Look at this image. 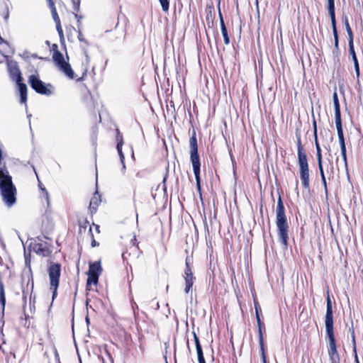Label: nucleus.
Wrapping results in <instances>:
<instances>
[{"label":"nucleus","mask_w":363,"mask_h":363,"mask_svg":"<svg viewBox=\"0 0 363 363\" xmlns=\"http://www.w3.org/2000/svg\"><path fill=\"white\" fill-rule=\"evenodd\" d=\"M326 336L328 340V353L330 363H340V358L337 350L336 342L333 331V315L332 302L329 294L327 297L326 314L325 317Z\"/></svg>","instance_id":"1"},{"label":"nucleus","mask_w":363,"mask_h":363,"mask_svg":"<svg viewBox=\"0 0 363 363\" xmlns=\"http://www.w3.org/2000/svg\"><path fill=\"white\" fill-rule=\"evenodd\" d=\"M276 225L279 240L284 249L288 246L289 225L285 215V210L281 196L279 197L276 209Z\"/></svg>","instance_id":"2"},{"label":"nucleus","mask_w":363,"mask_h":363,"mask_svg":"<svg viewBox=\"0 0 363 363\" xmlns=\"http://www.w3.org/2000/svg\"><path fill=\"white\" fill-rule=\"evenodd\" d=\"M0 189L3 201L9 207L16 203V188L8 172L0 171Z\"/></svg>","instance_id":"3"},{"label":"nucleus","mask_w":363,"mask_h":363,"mask_svg":"<svg viewBox=\"0 0 363 363\" xmlns=\"http://www.w3.org/2000/svg\"><path fill=\"white\" fill-rule=\"evenodd\" d=\"M190 147V160L192 164L194 173L195 175L196 185L198 189H200V160L198 153V144L196 137V133L194 131L192 136L189 140Z\"/></svg>","instance_id":"4"},{"label":"nucleus","mask_w":363,"mask_h":363,"mask_svg":"<svg viewBox=\"0 0 363 363\" xmlns=\"http://www.w3.org/2000/svg\"><path fill=\"white\" fill-rule=\"evenodd\" d=\"M53 61L60 71L64 73V74L69 79H72L74 78V72L72 70L71 65L69 62H66L64 59L62 54L57 50V45H53Z\"/></svg>","instance_id":"5"},{"label":"nucleus","mask_w":363,"mask_h":363,"mask_svg":"<svg viewBox=\"0 0 363 363\" xmlns=\"http://www.w3.org/2000/svg\"><path fill=\"white\" fill-rule=\"evenodd\" d=\"M60 273L61 266L60 264H52L48 268L50 289L52 290V299H54L57 296Z\"/></svg>","instance_id":"6"},{"label":"nucleus","mask_w":363,"mask_h":363,"mask_svg":"<svg viewBox=\"0 0 363 363\" xmlns=\"http://www.w3.org/2000/svg\"><path fill=\"white\" fill-rule=\"evenodd\" d=\"M29 84L30 86L38 94L44 95L52 94V91L47 88L45 83L43 82L38 77L32 74L29 77Z\"/></svg>","instance_id":"7"},{"label":"nucleus","mask_w":363,"mask_h":363,"mask_svg":"<svg viewBox=\"0 0 363 363\" xmlns=\"http://www.w3.org/2000/svg\"><path fill=\"white\" fill-rule=\"evenodd\" d=\"M299 170H300V178L301 180L302 185L304 189L308 191L310 190L309 184V168L308 164V160L298 161Z\"/></svg>","instance_id":"8"},{"label":"nucleus","mask_w":363,"mask_h":363,"mask_svg":"<svg viewBox=\"0 0 363 363\" xmlns=\"http://www.w3.org/2000/svg\"><path fill=\"white\" fill-rule=\"evenodd\" d=\"M9 76L13 81L16 82H22V75L18 65L16 61H9L7 62Z\"/></svg>","instance_id":"9"},{"label":"nucleus","mask_w":363,"mask_h":363,"mask_svg":"<svg viewBox=\"0 0 363 363\" xmlns=\"http://www.w3.org/2000/svg\"><path fill=\"white\" fill-rule=\"evenodd\" d=\"M33 250L39 255L48 257L51 253L48 245L46 242L34 243Z\"/></svg>","instance_id":"10"},{"label":"nucleus","mask_w":363,"mask_h":363,"mask_svg":"<svg viewBox=\"0 0 363 363\" xmlns=\"http://www.w3.org/2000/svg\"><path fill=\"white\" fill-rule=\"evenodd\" d=\"M337 136H338L339 143H340V146L341 155L344 160L345 167L347 169V153H346V146H345V143L343 131L337 132Z\"/></svg>","instance_id":"11"},{"label":"nucleus","mask_w":363,"mask_h":363,"mask_svg":"<svg viewBox=\"0 0 363 363\" xmlns=\"http://www.w3.org/2000/svg\"><path fill=\"white\" fill-rule=\"evenodd\" d=\"M348 45H349V52H350V55L352 56V60L354 62V67L357 79L358 80L359 77V74H360L359 65V62H358V60H357V55H356V53L354 51V43H348Z\"/></svg>","instance_id":"12"},{"label":"nucleus","mask_w":363,"mask_h":363,"mask_svg":"<svg viewBox=\"0 0 363 363\" xmlns=\"http://www.w3.org/2000/svg\"><path fill=\"white\" fill-rule=\"evenodd\" d=\"M102 272L100 262H94L89 264V268L87 274L98 275L99 277Z\"/></svg>","instance_id":"13"},{"label":"nucleus","mask_w":363,"mask_h":363,"mask_svg":"<svg viewBox=\"0 0 363 363\" xmlns=\"http://www.w3.org/2000/svg\"><path fill=\"white\" fill-rule=\"evenodd\" d=\"M16 84L18 85V91L20 92V101L21 104H26L27 101V86L21 82H16Z\"/></svg>","instance_id":"14"},{"label":"nucleus","mask_w":363,"mask_h":363,"mask_svg":"<svg viewBox=\"0 0 363 363\" xmlns=\"http://www.w3.org/2000/svg\"><path fill=\"white\" fill-rule=\"evenodd\" d=\"M219 18H220V29L221 33L224 39V43L225 45H228L230 43V38L228 34V30L226 28V26L225 25L222 14L220 12H219Z\"/></svg>","instance_id":"15"},{"label":"nucleus","mask_w":363,"mask_h":363,"mask_svg":"<svg viewBox=\"0 0 363 363\" xmlns=\"http://www.w3.org/2000/svg\"><path fill=\"white\" fill-rule=\"evenodd\" d=\"M259 330V344L260 347L261 357L263 363H267L266 355L264 352V338L262 335V328H258Z\"/></svg>","instance_id":"16"},{"label":"nucleus","mask_w":363,"mask_h":363,"mask_svg":"<svg viewBox=\"0 0 363 363\" xmlns=\"http://www.w3.org/2000/svg\"><path fill=\"white\" fill-rule=\"evenodd\" d=\"M100 201V196L98 194V192H96L91 198L89 203V209L91 210V213L95 212L96 211V208Z\"/></svg>","instance_id":"17"},{"label":"nucleus","mask_w":363,"mask_h":363,"mask_svg":"<svg viewBox=\"0 0 363 363\" xmlns=\"http://www.w3.org/2000/svg\"><path fill=\"white\" fill-rule=\"evenodd\" d=\"M342 21H343V23L345 26V29H346V31L348 35V43H354L353 33H352V30L349 24L347 17L346 16H344Z\"/></svg>","instance_id":"18"},{"label":"nucleus","mask_w":363,"mask_h":363,"mask_svg":"<svg viewBox=\"0 0 363 363\" xmlns=\"http://www.w3.org/2000/svg\"><path fill=\"white\" fill-rule=\"evenodd\" d=\"M328 13L331 19V24L333 29L336 27L335 13V3L328 4Z\"/></svg>","instance_id":"19"},{"label":"nucleus","mask_w":363,"mask_h":363,"mask_svg":"<svg viewBox=\"0 0 363 363\" xmlns=\"http://www.w3.org/2000/svg\"><path fill=\"white\" fill-rule=\"evenodd\" d=\"M27 277H28V282H27V285H26V289H25L24 288L23 289V298L24 300L26 299V295H27L28 291L30 290L32 291L33 289V280L32 274H28L27 276Z\"/></svg>","instance_id":"20"},{"label":"nucleus","mask_w":363,"mask_h":363,"mask_svg":"<svg viewBox=\"0 0 363 363\" xmlns=\"http://www.w3.org/2000/svg\"><path fill=\"white\" fill-rule=\"evenodd\" d=\"M298 149V161L307 160L306 152L301 145V138H299L297 141Z\"/></svg>","instance_id":"21"},{"label":"nucleus","mask_w":363,"mask_h":363,"mask_svg":"<svg viewBox=\"0 0 363 363\" xmlns=\"http://www.w3.org/2000/svg\"><path fill=\"white\" fill-rule=\"evenodd\" d=\"M335 120L337 131H343L341 120L340 109L335 110Z\"/></svg>","instance_id":"22"},{"label":"nucleus","mask_w":363,"mask_h":363,"mask_svg":"<svg viewBox=\"0 0 363 363\" xmlns=\"http://www.w3.org/2000/svg\"><path fill=\"white\" fill-rule=\"evenodd\" d=\"M98 281H99V276L98 275H91V274H88V278H87V280H86V285L89 286V285H91V284H94V285H96L97 283H98Z\"/></svg>","instance_id":"23"},{"label":"nucleus","mask_w":363,"mask_h":363,"mask_svg":"<svg viewBox=\"0 0 363 363\" xmlns=\"http://www.w3.org/2000/svg\"><path fill=\"white\" fill-rule=\"evenodd\" d=\"M164 12H168L169 9V0H158Z\"/></svg>","instance_id":"24"},{"label":"nucleus","mask_w":363,"mask_h":363,"mask_svg":"<svg viewBox=\"0 0 363 363\" xmlns=\"http://www.w3.org/2000/svg\"><path fill=\"white\" fill-rule=\"evenodd\" d=\"M116 131H117V135H116L117 145H116V149H119L120 147L123 146V136L120 133L118 129H117Z\"/></svg>","instance_id":"25"},{"label":"nucleus","mask_w":363,"mask_h":363,"mask_svg":"<svg viewBox=\"0 0 363 363\" xmlns=\"http://www.w3.org/2000/svg\"><path fill=\"white\" fill-rule=\"evenodd\" d=\"M333 100L335 110L340 109V103H339V100H338V97H337V94L336 91H335L333 94Z\"/></svg>","instance_id":"26"},{"label":"nucleus","mask_w":363,"mask_h":363,"mask_svg":"<svg viewBox=\"0 0 363 363\" xmlns=\"http://www.w3.org/2000/svg\"><path fill=\"white\" fill-rule=\"evenodd\" d=\"M117 151H118V155L120 157L121 162L123 165V171H124L125 169V162H124L125 157H124V155L122 151V147H120L119 149H117Z\"/></svg>","instance_id":"27"},{"label":"nucleus","mask_w":363,"mask_h":363,"mask_svg":"<svg viewBox=\"0 0 363 363\" xmlns=\"http://www.w3.org/2000/svg\"><path fill=\"white\" fill-rule=\"evenodd\" d=\"M333 35H334L335 48L336 50H339V45H338L339 41H338V34H337V28H335V29H333Z\"/></svg>","instance_id":"28"},{"label":"nucleus","mask_w":363,"mask_h":363,"mask_svg":"<svg viewBox=\"0 0 363 363\" xmlns=\"http://www.w3.org/2000/svg\"><path fill=\"white\" fill-rule=\"evenodd\" d=\"M185 285L184 291L188 294L193 287L194 281L185 280Z\"/></svg>","instance_id":"29"},{"label":"nucleus","mask_w":363,"mask_h":363,"mask_svg":"<svg viewBox=\"0 0 363 363\" xmlns=\"http://www.w3.org/2000/svg\"><path fill=\"white\" fill-rule=\"evenodd\" d=\"M184 274L193 275L192 270L190 267V262H189V257H186V269H185Z\"/></svg>","instance_id":"30"},{"label":"nucleus","mask_w":363,"mask_h":363,"mask_svg":"<svg viewBox=\"0 0 363 363\" xmlns=\"http://www.w3.org/2000/svg\"><path fill=\"white\" fill-rule=\"evenodd\" d=\"M352 341H353V343H354V354H354L355 363H359V359H358V357H357V352H356L354 333L353 330L352 331Z\"/></svg>","instance_id":"31"},{"label":"nucleus","mask_w":363,"mask_h":363,"mask_svg":"<svg viewBox=\"0 0 363 363\" xmlns=\"http://www.w3.org/2000/svg\"><path fill=\"white\" fill-rule=\"evenodd\" d=\"M52 18H53V20L55 21V23L60 22V18L57 15V13L56 11V9L55 7H53L52 9Z\"/></svg>","instance_id":"32"},{"label":"nucleus","mask_w":363,"mask_h":363,"mask_svg":"<svg viewBox=\"0 0 363 363\" xmlns=\"http://www.w3.org/2000/svg\"><path fill=\"white\" fill-rule=\"evenodd\" d=\"M56 28L60 38H63V30L60 24V22L56 23Z\"/></svg>","instance_id":"33"},{"label":"nucleus","mask_w":363,"mask_h":363,"mask_svg":"<svg viewBox=\"0 0 363 363\" xmlns=\"http://www.w3.org/2000/svg\"><path fill=\"white\" fill-rule=\"evenodd\" d=\"M72 1L74 5V9L78 11L79 8L80 0H72Z\"/></svg>","instance_id":"34"},{"label":"nucleus","mask_w":363,"mask_h":363,"mask_svg":"<svg viewBox=\"0 0 363 363\" xmlns=\"http://www.w3.org/2000/svg\"><path fill=\"white\" fill-rule=\"evenodd\" d=\"M316 156H317V160H318V166L323 165L321 152H317L316 153Z\"/></svg>","instance_id":"35"},{"label":"nucleus","mask_w":363,"mask_h":363,"mask_svg":"<svg viewBox=\"0 0 363 363\" xmlns=\"http://www.w3.org/2000/svg\"><path fill=\"white\" fill-rule=\"evenodd\" d=\"M193 334H194V340L195 342L196 347L198 346H201L199 339L198 336L196 335V333L194 332Z\"/></svg>","instance_id":"36"},{"label":"nucleus","mask_w":363,"mask_h":363,"mask_svg":"<svg viewBox=\"0 0 363 363\" xmlns=\"http://www.w3.org/2000/svg\"><path fill=\"white\" fill-rule=\"evenodd\" d=\"M89 232L91 233V229L90 228L89 229ZM91 234V237H92V241H91V246L93 247H96V246H98L99 245V243L94 239V235L92 233Z\"/></svg>","instance_id":"37"},{"label":"nucleus","mask_w":363,"mask_h":363,"mask_svg":"<svg viewBox=\"0 0 363 363\" xmlns=\"http://www.w3.org/2000/svg\"><path fill=\"white\" fill-rule=\"evenodd\" d=\"M315 144L316 152H321V149H320V147L319 143L318 142L317 138H315Z\"/></svg>","instance_id":"38"},{"label":"nucleus","mask_w":363,"mask_h":363,"mask_svg":"<svg viewBox=\"0 0 363 363\" xmlns=\"http://www.w3.org/2000/svg\"><path fill=\"white\" fill-rule=\"evenodd\" d=\"M196 352H197V356L199 357V355H203V350H202V347H201V346H198L196 347Z\"/></svg>","instance_id":"39"},{"label":"nucleus","mask_w":363,"mask_h":363,"mask_svg":"<svg viewBox=\"0 0 363 363\" xmlns=\"http://www.w3.org/2000/svg\"><path fill=\"white\" fill-rule=\"evenodd\" d=\"M318 168H319V170H320V176H321V179L325 178L324 170H323V165L318 166Z\"/></svg>","instance_id":"40"},{"label":"nucleus","mask_w":363,"mask_h":363,"mask_svg":"<svg viewBox=\"0 0 363 363\" xmlns=\"http://www.w3.org/2000/svg\"><path fill=\"white\" fill-rule=\"evenodd\" d=\"M194 275H189V274H184V279L185 280H189V281H194Z\"/></svg>","instance_id":"41"},{"label":"nucleus","mask_w":363,"mask_h":363,"mask_svg":"<svg viewBox=\"0 0 363 363\" xmlns=\"http://www.w3.org/2000/svg\"><path fill=\"white\" fill-rule=\"evenodd\" d=\"M256 319H257V326H258V328H262V326H263V323H262V321H261V319H260L259 315H257V318Z\"/></svg>","instance_id":"42"},{"label":"nucleus","mask_w":363,"mask_h":363,"mask_svg":"<svg viewBox=\"0 0 363 363\" xmlns=\"http://www.w3.org/2000/svg\"><path fill=\"white\" fill-rule=\"evenodd\" d=\"M329 164H330V170L328 169H327V172L329 173L330 172L331 174L333 173V162L329 160Z\"/></svg>","instance_id":"43"},{"label":"nucleus","mask_w":363,"mask_h":363,"mask_svg":"<svg viewBox=\"0 0 363 363\" xmlns=\"http://www.w3.org/2000/svg\"><path fill=\"white\" fill-rule=\"evenodd\" d=\"M199 363H206L203 355H199L198 357Z\"/></svg>","instance_id":"44"},{"label":"nucleus","mask_w":363,"mask_h":363,"mask_svg":"<svg viewBox=\"0 0 363 363\" xmlns=\"http://www.w3.org/2000/svg\"><path fill=\"white\" fill-rule=\"evenodd\" d=\"M313 129H314V135L315 138H317V125H316V121H313Z\"/></svg>","instance_id":"45"},{"label":"nucleus","mask_w":363,"mask_h":363,"mask_svg":"<svg viewBox=\"0 0 363 363\" xmlns=\"http://www.w3.org/2000/svg\"><path fill=\"white\" fill-rule=\"evenodd\" d=\"M260 310L261 309H260L259 306L255 303L256 318H257V315H259Z\"/></svg>","instance_id":"46"},{"label":"nucleus","mask_w":363,"mask_h":363,"mask_svg":"<svg viewBox=\"0 0 363 363\" xmlns=\"http://www.w3.org/2000/svg\"><path fill=\"white\" fill-rule=\"evenodd\" d=\"M321 180H322V182H323V184L324 186V188H325V191H327V183H326L325 178L321 179Z\"/></svg>","instance_id":"47"},{"label":"nucleus","mask_w":363,"mask_h":363,"mask_svg":"<svg viewBox=\"0 0 363 363\" xmlns=\"http://www.w3.org/2000/svg\"><path fill=\"white\" fill-rule=\"evenodd\" d=\"M132 307H133V310L135 309V307H136L138 308V306H137V304L135 303H133L132 304Z\"/></svg>","instance_id":"48"},{"label":"nucleus","mask_w":363,"mask_h":363,"mask_svg":"<svg viewBox=\"0 0 363 363\" xmlns=\"http://www.w3.org/2000/svg\"><path fill=\"white\" fill-rule=\"evenodd\" d=\"M75 18L77 19L78 22L79 21V19L81 18V17L79 16L77 14H75Z\"/></svg>","instance_id":"49"},{"label":"nucleus","mask_w":363,"mask_h":363,"mask_svg":"<svg viewBox=\"0 0 363 363\" xmlns=\"http://www.w3.org/2000/svg\"><path fill=\"white\" fill-rule=\"evenodd\" d=\"M328 4L335 3V0H328Z\"/></svg>","instance_id":"50"},{"label":"nucleus","mask_w":363,"mask_h":363,"mask_svg":"<svg viewBox=\"0 0 363 363\" xmlns=\"http://www.w3.org/2000/svg\"><path fill=\"white\" fill-rule=\"evenodd\" d=\"M42 190H43V191H45L46 195H47V196H48V193L46 191L45 189V188H43V189H42Z\"/></svg>","instance_id":"51"},{"label":"nucleus","mask_w":363,"mask_h":363,"mask_svg":"<svg viewBox=\"0 0 363 363\" xmlns=\"http://www.w3.org/2000/svg\"><path fill=\"white\" fill-rule=\"evenodd\" d=\"M82 79V77L77 79V81L79 82V81H81Z\"/></svg>","instance_id":"52"},{"label":"nucleus","mask_w":363,"mask_h":363,"mask_svg":"<svg viewBox=\"0 0 363 363\" xmlns=\"http://www.w3.org/2000/svg\"><path fill=\"white\" fill-rule=\"evenodd\" d=\"M96 230H98V231H99V225H96Z\"/></svg>","instance_id":"53"},{"label":"nucleus","mask_w":363,"mask_h":363,"mask_svg":"<svg viewBox=\"0 0 363 363\" xmlns=\"http://www.w3.org/2000/svg\"><path fill=\"white\" fill-rule=\"evenodd\" d=\"M79 40H82V37H79Z\"/></svg>","instance_id":"54"},{"label":"nucleus","mask_w":363,"mask_h":363,"mask_svg":"<svg viewBox=\"0 0 363 363\" xmlns=\"http://www.w3.org/2000/svg\"><path fill=\"white\" fill-rule=\"evenodd\" d=\"M79 40H82V37H79Z\"/></svg>","instance_id":"55"},{"label":"nucleus","mask_w":363,"mask_h":363,"mask_svg":"<svg viewBox=\"0 0 363 363\" xmlns=\"http://www.w3.org/2000/svg\"><path fill=\"white\" fill-rule=\"evenodd\" d=\"M166 363H167V362H166Z\"/></svg>","instance_id":"56"}]
</instances>
